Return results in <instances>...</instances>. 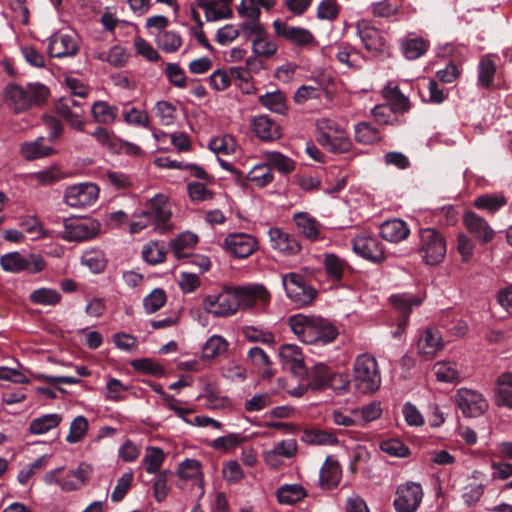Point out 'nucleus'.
<instances>
[{
	"label": "nucleus",
	"mask_w": 512,
	"mask_h": 512,
	"mask_svg": "<svg viewBox=\"0 0 512 512\" xmlns=\"http://www.w3.org/2000/svg\"><path fill=\"white\" fill-rule=\"evenodd\" d=\"M288 323L294 335L307 344H328L338 336L337 328L322 317L297 314Z\"/></svg>",
	"instance_id": "nucleus-1"
},
{
	"label": "nucleus",
	"mask_w": 512,
	"mask_h": 512,
	"mask_svg": "<svg viewBox=\"0 0 512 512\" xmlns=\"http://www.w3.org/2000/svg\"><path fill=\"white\" fill-rule=\"evenodd\" d=\"M48 94V88L41 83H28L25 86L8 83L2 91L1 100L10 112L20 114L43 104Z\"/></svg>",
	"instance_id": "nucleus-2"
},
{
	"label": "nucleus",
	"mask_w": 512,
	"mask_h": 512,
	"mask_svg": "<svg viewBox=\"0 0 512 512\" xmlns=\"http://www.w3.org/2000/svg\"><path fill=\"white\" fill-rule=\"evenodd\" d=\"M353 384L362 394H372L381 386V372L377 360L368 353L358 355L353 363Z\"/></svg>",
	"instance_id": "nucleus-3"
},
{
	"label": "nucleus",
	"mask_w": 512,
	"mask_h": 512,
	"mask_svg": "<svg viewBox=\"0 0 512 512\" xmlns=\"http://www.w3.org/2000/svg\"><path fill=\"white\" fill-rule=\"evenodd\" d=\"M418 253L426 265H437L446 256L447 246L445 237L434 228H421L418 231Z\"/></svg>",
	"instance_id": "nucleus-4"
},
{
	"label": "nucleus",
	"mask_w": 512,
	"mask_h": 512,
	"mask_svg": "<svg viewBox=\"0 0 512 512\" xmlns=\"http://www.w3.org/2000/svg\"><path fill=\"white\" fill-rule=\"evenodd\" d=\"M282 285L287 297L297 306L310 305L316 298L317 291L309 285L305 278L296 272L282 275Z\"/></svg>",
	"instance_id": "nucleus-5"
},
{
	"label": "nucleus",
	"mask_w": 512,
	"mask_h": 512,
	"mask_svg": "<svg viewBox=\"0 0 512 512\" xmlns=\"http://www.w3.org/2000/svg\"><path fill=\"white\" fill-rule=\"evenodd\" d=\"M203 309L215 317H230L237 313V301L233 286H226L217 294L207 295Z\"/></svg>",
	"instance_id": "nucleus-6"
},
{
	"label": "nucleus",
	"mask_w": 512,
	"mask_h": 512,
	"mask_svg": "<svg viewBox=\"0 0 512 512\" xmlns=\"http://www.w3.org/2000/svg\"><path fill=\"white\" fill-rule=\"evenodd\" d=\"M349 383L348 375L334 372L325 363H316L312 368L310 386L314 390L331 387L341 393L347 390Z\"/></svg>",
	"instance_id": "nucleus-7"
},
{
	"label": "nucleus",
	"mask_w": 512,
	"mask_h": 512,
	"mask_svg": "<svg viewBox=\"0 0 512 512\" xmlns=\"http://www.w3.org/2000/svg\"><path fill=\"white\" fill-rule=\"evenodd\" d=\"M233 288L238 310H250L256 306L265 309L271 301L270 292L262 284L233 286Z\"/></svg>",
	"instance_id": "nucleus-8"
},
{
	"label": "nucleus",
	"mask_w": 512,
	"mask_h": 512,
	"mask_svg": "<svg viewBox=\"0 0 512 512\" xmlns=\"http://www.w3.org/2000/svg\"><path fill=\"white\" fill-rule=\"evenodd\" d=\"M0 264L3 270L11 273L26 271L35 274L45 268V261L42 256L36 254L24 256L19 252H11L1 256Z\"/></svg>",
	"instance_id": "nucleus-9"
},
{
	"label": "nucleus",
	"mask_w": 512,
	"mask_h": 512,
	"mask_svg": "<svg viewBox=\"0 0 512 512\" xmlns=\"http://www.w3.org/2000/svg\"><path fill=\"white\" fill-rule=\"evenodd\" d=\"M100 231V223L91 218H68L64 221L62 238L82 242L94 238Z\"/></svg>",
	"instance_id": "nucleus-10"
},
{
	"label": "nucleus",
	"mask_w": 512,
	"mask_h": 512,
	"mask_svg": "<svg viewBox=\"0 0 512 512\" xmlns=\"http://www.w3.org/2000/svg\"><path fill=\"white\" fill-rule=\"evenodd\" d=\"M455 402L464 417H479L489 407L488 401L482 393L464 387L456 391Z\"/></svg>",
	"instance_id": "nucleus-11"
},
{
	"label": "nucleus",
	"mask_w": 512,
	"mask_h": 512,
	"mask_svg": "<svg viewBox=\"0 0 512 512\" xmlns=\"http://www.w3.org/2000/svg\"><path fill=\"white\" fill-rule=\"evenodd\" d=\"M423 499V490L419 483L406 482L397 487L394 507L397 512H415Z\"/></svg>",
	"instance_id": "nucleus-12"
},
{
	"label": "nucleus",
	"mask_w": 512,
	"mask_h": 512,
	"mask_svg": "<svg viewBox=\"0 0 512 512\" xmlns=\"http://www.w3.org/2000/svg\"><path fill=\"white\" fill-rule=\"evenodd\" d=\"M273 27L278 37L298 47L312 49L318 45L314 35L308 29L291 26L281 20H275Z\"/></svg>",
	"instance_id": "nucleus-13"
},
{
	"label": "nucleus",
	"mask_w": 512,
	"mask_h": 512,
	"mask_svg": "<svg viewBox=\"0 0 512 512\" xmlns=\"http://www.w3.org/2000/svg\"><path fill=\"white\" fill-rule=\"evenodd\" d=\"M99 197V188L94 183H79L69 186L65 190L64 201L74 208H83L93 205Z\"/></svg>",
	"instance_id": "nucleus-14"
},
{
	"label": "nucleus",
	"mask_w": 512,
	"mask_h": 512,
	"mask_svg": "<svg viewBox=\"0 0 512 512\" xmlns=\"http://www.w3.org/2000/svg\"><path fill=\"white\" fill-rule=\"evenodd\" d=\"M258 240L246 233H230L223 242L224 249L234 258L244 259L258 249Z\"/></svg>",
	"instance_id": "nucleus-15"
},
{
	"label": "nucleus",
	"mask_w": 512,
	"mask_h": 512,
	"mask_svg": "<svg viewBox=\"0 0 512 512\" xmlns=\"http://www.w3.org/2000/svg\"><path fill=\"white\" fill-rule=\"evenodd\" d=\"M78 50L77 37L73 32L58 31L49 38L48 53L51 57H72Z\"/></svg>",
	"instance_id": "nucleus-16"
},
{
	"label": "nucleus",
	"mask_w": 512,
	"mask_h": 512,
	"mask_svg": "<svg viewBox=\"0 0 512 512\" xmlns=\"http://www.w3.org/2000/svg\"><path fill=\"white\" fill-rule=\"evenodd\" d=\"M147 211L152 215L154 229L159 233H166L172 228L170 218L172 212L168 203V199L162 195L157 194L147 202Z\"/></svg>",
	"instance_id": "nucleus-17"
},
{
	"label": "nucleus",
	"mask_w": 512,
	"mask_h": 512,
	"mask_svg": "<svg viewBox=\"0 0 512 512\" xmlns=\"http://www.w3.org/2000/svg\"><path fill=\"white\" fill-rule=\"evenodd\" d=\"M444 347L440 331L435 328H426L418 336L416 343L417 353L424 360H432Z\"/></svg>",
	"instance_id": "nucleus-18"
},
{
	"label": "nucleus",
	"mask_w": 512,
	"mask_h": 512,
	"mask_svg": "<svg viewBox=\"0 0 512 512\" xmlns=\"http://www.w3.org/2000/svg\"><path fill=\"white\" fill-rule=\"evenodd\" d=\"M353 250L356 254L373 262H381L385 258L383 244L375 236L358 235L354 237Z\"/></svg>",
	"instance_id": "nucleus-19"
},
{
	"label": "nucleus",
	"mask_w": 512,
	"mask_h": 512,
	"mask_svg": "<svg viewBox=\"0 0 512 512\" xmlns=\"http://www.w3.org/2000/svg\"><path fill=\"white\" fill-rule=\"evenodd\" d=\"M463 223L467 231L481 244L491 242L495 236V231L489 223L475 212L467 211L464 214Z\"/></svg>",
	"instance_id": "nucleus-20"
},
{
	"label": "nucleus",
	"mask_w": 512,
	"mask_h": 512,
	"mask_svg": "<svg viewBox=\"0 0 512 512\" xmlns=\"http://www.w3.org/2000/svg\"><path fill=\"white\" fill-rule=\"evenodd\" d=\"M268 236L271 247L284 255H295L301 251V245L295 236L281 228H269Z\"/></svg>",
	"instance_id": "nucleus-21"
},
{
	"label": "nucleus",
	"mask_w": 512,
	"mask_h": 512,
	"mask_svg": "<svg viewBox=\"0 0 512 512\" xmlns=\"http://www.w3.org/2000/svg\"><path fill=\"white\" fill-rule=\"evenodd\" d=\"M357 34L368 51L381 52L385 47V38L382 32L366 20L356 24Z\"/></svg>",
	"instance_id": "nucleus-22"
},
{
	"label": "nucleus",
	"mask_w": 512,
	"mask_h": 512,
	"mask_svg": "<svg viewBox=\"0 0 512 512\" xmlns=\"http://www.w3.org/2000/svg\"><path fill=\"white\" fill-rule=\"evenodd\" d=\"M280 357L283 363L297 376L306 373L301 349L294 344H285L280 348Z\"/></svg>",
	"instance_id": "nucleus-23"
},
{
	"label": "nucleus",
	"mask_w": 512,
	"mask_h": 512,
	"mask_svg": "<svg viewBox=\"0 0 512 512\" xmlns=\"http://www.w3.org/2000/svg\"><path fill=\"white\" fill-rule=\"evenodd\" d=\"M293 221L303 237L311 241L319 239L321 224L309 213L297 212L293 215Z\"/></svg>",
	"instance_id": "nucleus-24"
},
{
	"label": "nucleus",
	"mask_w": 512,
	"mask_h": 512,
	"mask_svg": "<svg viewBox=\"0 0 512 512\" xmlns=\"http://www.w3.org/2000/svg\"><path fill=\"white\" fill-rule=\"evenodd\" d=\"M251 129L258 138L264 141H272L280 137L278 125L265 115L252 118Z\"/></svg>",
	"instance_id": "nucleus-25"
},
{
	"label": "nucleus",
	"mask_w": 512,
	"mask_h": 512,
	"mask_svg": "<svg viewBox=\"0 0 512 512\" xmlns=\"http://www.w3.org/2000/svg\"><path fill=\"white\" fill-rule=\"evenodd\" d=\"M410 234L407 224L401 219H392L385 221L380 226V235L383 239L398 243L406 239Z\"/></svg>",
	"instance_id": "nucleus-26"
},
{
	"label": "nucleus",
	"mask_w": 512,
	"mask_h": 512,
	"mask_svg": "<svg viewBox=\"0 0 512 512\" xmlns=\"http://www.w3.org/2000/svg\"><path fill=\"white\" fill-rule=\"evenodd\" d=\"M341 479V467L337 460L328 456L320 470V486L330 490L335 488Z\"/></svg>",
	"instance_id": "nucleus-27"
},
{
	"label": "nucleus",
	"mask_w": 512,
	"mask_h": 512,
	"mask_svg": "<svg viewBox=\"0 0 512 512\" xmlns=\"http://www.w3.org/2000/svg\"><path fill=\"white\" fill-rule=\"evenodd\" d=\"M21 155L26 160H35L48 157L55 153L51 145L45 144V139L39 137L34 141L24 142L20 148Z\"/></svg>",
	"instance_id": "nucleus-28"
},
{
	"label": "nucleus",
	"mask_w": 512,
	"mask_h": 512,
	"mask_svg": "<svg viewBox=\"0 0 512 512\" xmlns=\"http://www.w3.org/2000/svg\"><path fill=\"white\" fill-rule=\"evenodd\" d=\"M383 96L393 112L404 113L410 109L408 97L400 91L398 85L392 82H389L383 89Z\"/></svg>",
	"instance_id": "nucleus-29"
},
{
	"label": "nucleus",
	"mask_w": 512,
	"mask_h": 512,
	"mask_svg": "<svg viewBox=\"0 0 512 512\" xmlns=\"http://www.w3.org/2000/svg\"><path fill=\"white\" fill-rule=\"evenodd\" d=\"M198 242V236L190 231L180 233L176 238L170 241V248L174 256L178 259L190 255V251Z\"/></svg>",
	"instance_id": "nucleus-30"
},
{
	"label": "nucleus",
	"mask_w": 512,
	"mask_h": 512,
	"mask_svg": "<svg viewBox=\"0 0 512 512\" xmlns=\"http://www.w3.org/2000/svg\"><path fill=\"white\" fill-rule=\"evenodd\" d=\"M497 405L512 409V373L505 372L498 376L495 388Z\"/></svg>",
	"instance_id": "nucleus-31"
},
{
	"label": "nucleus",
	"mask_w": 512,
	"mask_h": 512,
	"mask_svg": "<svg viewBox=\"0 0 512 512\" xmlns=\"http://www.w3.org/2000/svg\"><path fill=\"white\" fill-rule=\"evenodd\" d=\"M62 422V415L58 413L44 414L34 418L29 424V433L32 435H43L57 428Z\"/></svg>",
	"instance_id": "nucleus-32"
},
{
	"label": "nucleus",
	"mask_w": 512,
	"mask_h": 512,
	"mask_svg": "<svg viewBox=\"0 0 512 512\" xmlns=\"http://www.w3.org/2000/svg\"><path fill=\"white\" fill-rule=\"evenodd\" d=\"M319 144L333 153H345L352 146L347 132L342 127H339L331 136L329 135V138H325Z\"/></svg>",
	"instance_id": "nucleus-33"
},
{
	"label": "nucleus",
	"mask_w": 512,
	"mask_h": 512,
	"mask_svg": "<svg viewBox=\"0 0 512 512\" xmlns=\"http://www.w3.org/2000/svg\"><path fill=\"white\" fill-rule=\"evenodd\" d=\"M56 112L64 118V120L70 125V127L76 131H85L84 121V109L81 108H70L60 101L56 104Z\"/></svg>",
	"instance_id": "nucleus-34"
},
{
	"label": "nucleus",
	"mask_w": 512,
	"mask_h": 512,
	"mask_svg": "<svg viewBox=\"0 0 512 512\" xmlns=\"http://www.w3.org/2000/svg\"><path fill=\"white\" fill-rule=\"evenodd\" d=\"M323 266L328 278L334 282H340L348 268L346 261L333 253L324 254Z\"/></svg>",
	"instance_id": "nucleus-35"
},
{
	"label": "nucleus",
	"mask_w": 512,
	"mask_h": 512,
	"mask_svg": "<svg viewBox=\"0 0 512 512\" xmlns=\"http://www.w3.org/2000/svg\"><path fill=\"white\" fill-rule=\"evenodd\" d=\"M258 101L262 106L274 113L283 115L287 111V99L280 90L260 95Z\"/></svg>",
	"instance_id": "nucleus-36"
},
{
	"label": "nucleus",
	"mask_w": 512,
	"mask_h": 512,
	"mask_svg": "<svg viewBox=\"0 0 512 512\" xmlns=\"http://www.w3.org/2000/svg\"><path fill=\"white\" fill-rule=\"evenodd\" d=\"M93 119L100 124H112L118 115V108L105 101H96L91 107Z\"/></svg>",
	"instance_id": "nucleus-37"
},
{
	"label": "nucleus",
	"mask_w": 512,
	"mask_h": 512,
	"mask_svg": "<svg viewBox=\"0 0 512 512\" xmlns=\"http://www.w3.org/2000/svg\"><path fill=\"white\" fill-rule=\"evenodd\" d=\"M429 42L421 37H407L402 40L401 48L404 56L409 60L421 57L428 49Z\"/></svg>",
	"instance_id": "nucleus-38"
},
{
	"label": "nucleus",
	"mask_w": 512,
	"mask_h": 512,
	"mask_svg": "<svg viewBox=\"0 0 512 512\" xmlns=\"http://www.w3.org/2000/svg\"><path fill=\"white\" fill-rule=\"evenodd\" d=\"M390 301L397 310L405 315V318L400 322V325H405L407 323V318L411 309L413 307L419 306L422 303L421 298L406 293L392 295L390 297Z\"/></svg>",
	"instance_id": "nucleus-39"
},
{
	"label": "nucleus",
	"mask_w": 512,
	"mask_h": 512,
	"mask_svg": "<svg viewBox=\"0 0 512 512\" xmlns=\"http://www.w3.org/2000/svg\"><path fill=\"white\" fill-rule=\"evenodd\" d=\"M301 440L310 445H335L338 442L337 437L328 431L320 429H307L301 435Z\"/></svg>",
	"instance_id": "nucleus-40"
},
{
	"label": "nucleus",
	"mask_w": 512,
	"mask_h": 512,
	"mask_svg": "<svg viewBox=\"0 0 512 512\" xmlns=\"http://www.w3.org/2000/svg\"><path fill=\"white\" fill-rule=\"evenodd\" d=\"M433 372L440 382L455 383L460 380V374L454 362L439 361L434 364Z\"/></svg>",
	"instance_id": "nucleus-41"
},
{
	"label": "nucleus",
	"mask_w": 512,
	"mask_h": 512,
	"mask_svg": "<svg viewBox=\"0 0 512 512\" xmlns=\"http://www.w3.org/2000/svg\"><path fill=\"white\" fill-rule=\"evenodd\" d=\"M507 204V200L502 194H483L475 198L474 206L480 210L487 211L490 214L497 212Z\"/></svg>",
	"instance_id": "nucleus-42"
},
{
	"label": "nucleus",
	"mask_w": 512,
	"mask_h": 512,
	"mask_svg": "<svg viewBox=\"0 0 512 512\" xmlns=\"http://www.w3.org/2000/svg\"><path fill=\"white\" fill-rule=\"evenodd\" d=\"M248 359L265 378L272 376L271 360L266 352L260 347H253L248 351Z\"/></svg>",
	"instance_id": "nucleus-43"
},
{
	"label": "nucleus",
	"mask_w": 512,
	"mask_h": 512,
	"mask_svg": "<svg viewBox=\"0 0 512 512\" xmlns=\"http://www.w3.org/2000/svg\"><path fill=\"white\" fill-rule=\"evenodd\" d=\"M122 116L128 125L150 128V119L145 110H140L126 103L123 106Z\"/></svg>",
	"instance_id": "nucleus-44"
},
{
	"label": "nucleus",
	"mask_w": 512,
	"mask_h": 512,
	"mask_svg": "<svg viewBox=\"0 0 512 512\" xmlns=\"http://www.w3.org/2000/svg\"><path fill=\"white\" fill-rule=\"evenodd\" d=\"M247 441V437L242 433H230L226 436H220L211 442V447L216 451L227 453Z\"/></svg>",
	"instance_id": "nucleus-45"
},
{
	"label": "nucleus",
	"mask_w": 512,
	"mask_h": 512,
	"mask_svg": "<svg viewBox=\"0 0 512 512\" xmlns=\"http://www.w3.org/2000/svg\"><path fill=\"white\" fill-rule=\"evenodd\" d=\"M178 476L183 480H196L203 485L201 463L196 459H185L179 464Z\"/></svg>",
	"instance_id": "nucleus-46"
},
{
	"label": "nucleus",
	"mask_w": 512,
	"mask_h": 512,
	"mask_svg": "<svg viewBox=\"0 0 512 512\" xmlns=\"http://www.w3.org/2000/svg\"><path fill=\"white\" fill-rule=\"evenodd\" d=\"M306 495L304 488L298 484H286L277 490V498L281 504H295Z\"/></svg>",
	"instance_id": "nucleus-47"
},
{
	"label": "nucleus",
	"mask_w": 512,
	"mask_h": 512,
	"mask_svg": "<svg viewBox=\"0 0 512 512\" xmlns=\"http://www.w3.org/2000/svg\"><path fill=\"white\" fill-rule=\"evenodd\" d=\"M228 347L229 343L224 337L220 335H213L203 346V357L207 359L219 357L227 352Z\"/></svg>",
	"instance_id": "nucleus-48"
},
{
	"label": "nucleus",
	"mask_w": 512,
	"mask_h": 512,
	"mask_svg": "<svg viewBox=\"0 0 512 512\" xmlns=\"http://www.w3.org/2000/svg\"><path fill=\"white\" fill-rule=\"evenodd\" d=\"M263 156L270 168L274 167L283 174H288L295 169V162L280 152L269 151Z\"/></svg>",
	"instance_id": "nucleus-49"
},
{
	"label": "nucleus",
	"mask_w": 512,
	"mask_h": 512,
	"mask_svg": "<svg viewBox=\"0 0 512 512\" xmlns=\"http://www.w3.org/2000/svg\"><path fill=\"white\" fill-rule=\"evenodd\" d=\"M242 335L251 343L273 344L275 342V336L271 331L253 325L244 326Z\"/></svg>",
	"instance_id": "nucleus-50"
},
{
	"label": "nucleus",
	"mask_w": 512,
	"mask_h": 512,
	"mask_svg": "<svg viewBox=\"0 0 512 512\" xmlns=\"http://www.w3.org/2000/svg\"><path fill=\"white\" fill-rule=\"evenodd\" d=\"M204 9L206 19L208 21H217L220 19L230 18L232 11L226 4H219L216 0H208L200 4Z\"/></svg>",
	"instance_id": "nucleus-51"
},
{
	"label": "nucleus",
	"mask_w": 512,
	"mask_h": 512,
	"mask_svg": "<svg viewBox=\"0 0 512 512\" xmlns=\"http://www.w3.org/2000/svg\"><path fill=\"white\" fill-rule=\"evenodd\" d=\"M496 73V63L490 56L481 58L478 65V81L483 87H489L493 84Z\"/></svg>",
	"instance_id": "nucleus-52"
},
{
	"label": "nucleus",
	"mask_w": 512,
	"mask_h": 512,
	"mask_svg": "<svg viewBox=\"0 0 512 512\" xmlns=\"http://www.w3.org/2000/svg\"><path fill=\"white\" fill-rule=\"evenodd\" d=\"M155 41L158 47L167 53L177 51L182 45V39L179 34L173 31L159 32L155 35Z\"/></svg>",
	"instance_id": "nucleus-53"
},
{
	"label": "nucleus",
	"mask_w": 512,
	"mask_h": 512,
	"mask_svg": "<svg viewBox=\"0 0 512 512\" xmlns=\"http://www.w3.org/2000/svg\"><path fill=\"white\" fill-rule=\"evenodd\" d=\"M247 178L257 187H265L273 181V173L267 163L255 165L248 173Z\"/></svg>",
	"instance_id": "nucleus-54"
},
{
	"label": "nucleus",
	"mask_w": 512,
	"mask_h": 512,
	"mask_svg": "<svg viewBox=\"0 0 512 512\" xmlns=\"http://www.w3.org/2000/svg\"><path fill=\"white\" fill-rule=\"evenodd\" d=\"M209 148L215 154L230 155L236 152L237 143L232 135L226 134L211 140Z\"/></svg>",
	"instance_id": "nucleus-55"
},
{
	"label": "nucleus",
	"mask_w": 512,
	"mask_h": 512,
	"mask_svg": "<svg viewBox=\"0 0 512 512\" xmlns=\"http://www.w3.org/2000/svg\"><path fill=\"white\" fill-rule=\"evenodd\" d=\"M61 298V294L56 289L51 288L34 290L29 297L30 301L34 304L51 306L58 304Z\"/></svg>",
	"instance_id": "nucleus-56"
},
{
	"label": "nucleus",
	"mask_w": 512,
	"mask_h": 512,
	"mask_svg": "<svg viewBox=\"0 0 512 512\" xmlns=\"http://www.w3.org/2000/svg\"><path fill=\"white\" fill-rule=\"evenodd\" d=\"M252 49L257 57L268 59L277 52L278 46L275 41L261 35L253 39Z\"/></svg>",
	"instance_id": "nucleus-57"
},
{
	"label": "nucleus",
	"mask_w": 512,
	"mask_h": 512,
	"mask_svg": "<svg viewBox=\"0 0 512 512\" xmlns=\"http://www.w3.org/2000/svg\"><path fill=\"white\" fill-rule=\"evenodd\" d=\"M177 108L168 101H158L155 105V115L164 126L172 125L176 119Z\"/></svg>",
	"instance_id": "nucleus-58"
},
{
	"label": "nucleus",
	"mask_w": 512,
	"mask_h": 512,
	"mask_svg": "<svg viewBox=\"0 0 512 512\" xmlns=\"http://www.w3.org/2000/svg\"><path fill=\"white\" fill-rule=\"evenodd\" d=\"M88 431V421L84 416H77L70 424L66 441L75 444L84 439Z\"/></svg>",
	"instance_id": "nucleus-59"
},
{
	"label": "nucleus",
	"mask_w": 512,
	"mask_h": 512,
	"mask_svg": "<svg viewBox=\"0 0 512 512\" xmlns=\"http://www.w3.org/2000/svg\"><path fill=\"white\" fill-rule=\"evenodd\" d=\"M166 251L164 245L160 242H150L143 247V259L150 264H158L164 261Z\"/></svg>",
	"instance_id": "nucleus-60"
},
{
	"label": "nucleus",
	"mask_w": 512,
	"mask_h": 512,
	"mask_svg": "<svg viewBox=\"0 0 512 512\" xmlns=\"http://www.w3.org/2000/svg\"><path fill=\"white\" fill-rule=\"evenodd\" d=\"M164 461V453L160 448L150 447L142 460L145 470L149 474L156 473Z\"/></svg>",
	"instance_id": "nucleus-61"
},
{
	"label": "nucleus",
	"mask_w": 512,
	"mask_h": 512,
	"mask_svg": "<svg viewBox=\"0 0 512 512\" xmlns=\"http://www.w3.org/2000/svg\"><path fill=\"white\" fill-rule=\"evenodd\" d=\"M355 414L359 422V426H364L368 422L378 419L382 414V409L379 402H371L368 405L355 408Z\"/></svg>",
	"instance_id": "nucleus-62"
},
{
	"label": "nucleus",
	"mask_w": 512,
	"mask_h": 512,
	"mask_svg": "<svg viewBox=\"0 0 512 512\" xmlns=\"http://www.w3.org/2000/svg\"><path fill=\"white\" fill-rule=\"evenodd\" d=\"M81 263L93 273H99L104 270L106 262L100 251H86L81 257Z\"/></svg>",
	"instance_id": "nucleus-63"
},
{
	"label": "nucleus",
	"mask_w": 512,
	"mask_h": 512,
	"mask_svg": "<svg viewBox=\"0 0 512 512\" xmlns=\"http://www.w3.org/2000/svg\"><path fill=\"white\" fill-rule=\"evenodd\" d=\"M355 139L359 143L371 144L379 139V131L366 122L355 126Z\"/></svg>",
	"instance_id": "nucleus-64"
}]
</instances>
